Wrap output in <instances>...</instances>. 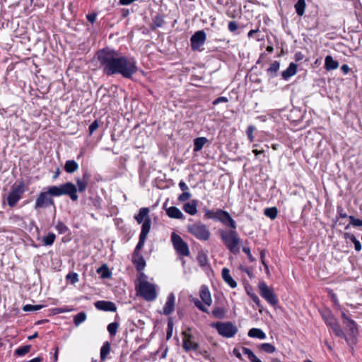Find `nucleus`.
Here are the masks:
<instances>
[{"label": "nucleus", "mask_w": 362, "mask_h": 362, "mask_svg": "<svg viewBox=\"0 0 362 362\" xmlns=\"http://www.w3.org/2000/svg\"><path fill=\"white\" fill-rule=\"evenodd\" d=\"M96 57L103 74L108 76L119 74L124 78H132L138 71L134 58L122 55L109 47L99 50Z\"/></svg>", "instance_id": "obj_1"}, {"label": "nucleus", "mask_w": 362, "mask_h": 362, "mask_svg": "<svg viewBox=\"0 0 362 362\" xmlns=\"http://www.w3.org/2000/svg\"><path fill=\"white\" fill-rule=\"evenodd\" d=\"M221 238L229 251L235 255L239 253L240 238L235 229H232L228 232L221 230L220 232Z\"/></svg>", "instance_id": "obj_2"}, {"label": "nucleus", "mask_w": 362, "mask_h": 362, "mask_svg": "<svg viewBox=\"0 0 362 362\" xmlns=\"http://www.w3.org/2000/svg\"><path fill=\"white\" fill-rule=\"evenodd\" d=\"M136 291L146 301H153L157 298L156 286L146 280H141L136 285Z\"/></svg>", "instance_id": "obj_3"}, {"label": "nucleus", "mask_w": 362, "mask_h": 362, "mask_svg": "<svg viewBox=\"0 0 362 362\" xmlns=\"http://www.w3.org/2000/svg\"><path fill=\"white\" fill-rule=\"evenodd\" d=\"M321 316L326 325L330 327L334 334L341 338L346 339V334L344 332L337 318H335L329 310H325L321 312Z\"/></svg>", "instance_id": "obj_4"}, {"label": "nucleus", "mask_w": 362, "mask_h": 362, "mask_svg": "<svg viewBox=\"0 0 362 362\" xmlns=\"http://www.w3.org/2000/svg\"><path fill=\"white\" fill-rule=\"evenodd\" d=\"M187 231L197 239L206 241L210 238L211 233L207 226L202 222H196L187 226Z\"/></svg>", "instance_id": "obj_5"}, {"label": "nucleus", "mask_w": 362, "mask_h": 362, "mask_svg": "<svg viewBox=\"0 0 362 362\" xmlns=\"http://www.w3.org/2000/svg\"><path fill=\"white\" fill-rule=\"evenodd\" d=\"M211 327L215 328L218 333L226 338H232L238 333V327L231 322H217L213 323Z\"/></svg>", "instance_id": "obj_6"}, {"label": "nucleus", "mask_w": 362, "mask_h": 362, "mask_svg": "<svg viewBox=\"0 0 362 362\" xmlns=\"http://www.w3.org/2000/svg\"><path fill=\"white\" fill-rule=\"evenodd\" d=\"M260 296L271 305L275 306L278 303V299L272 288H270L264 281L258 285Z\"/></svg>", "instance_id": "obj_7"}, {"label": "nucleus", "mask_w": 362, "mask_h": 362, "mask_svg": "<svg viewBox=\"0 0 362 362\" xmlns=\"http://www.w3.org/2000/svg\"><path fill=\"white\" fill-rule=\"evenodd\" d=\"M171 241L174 249L178 254L185 257L189 255V250L187 243H185L179 235L173 233L171 234Z\"/></svg>", "instance_id": "obj_8"}, {"label": "nucleus", "mask_w": 362, "mask_h": 362, "mask_svg": "<svg viewBox=\"0 0 362 362\" xmlns=\"http://www.w3.org/2000/svg\"><path fill=\"white\" fill-rule=\"evenodd\" d=\"M24 184L21 182L17 186L13 187L11 192L7 197V202L9 206H14L16 203L21 199L24 192Z\"/></svg>", "instance_id": "obj_9"}, {"label": "nucleus", "mask_w": 362, "mask_h": 362, "mask_svg": "<svg viewBox=\"0 0 362 362\" xmlns=\"http://www.w3.org/2000/svg\"><path fill=\"white\" fill-rule=\"evenodd\" d=\"M206 39V33L204 30H198L190 38L191 47L193 51L199 50L204 45Z\"/></svg>", "instance_id": "obj_10"}, {"label": "nucleus", "mask_w": 362, "mask_h": 362, "mask_svg": "<svg viewBox=\"0 0 362 362\" xmlns=\"http://www.w3.org/2000/svg\"><path fill=\"white\" fill-rule=\"evenodd\" d=\"M182 347L186 352L189 351H197L199 344L198 342L194 341V336L187 332V331L183 333Z\"/></svg>", "instance_id": "obj_11"}, {"label": "nucleus", "mask_w": 362, "mask_h": 362, "mask_svg": "<svg viewBox=\"0 0 362 362\" xmlns=\"http://www.w3.org/2000/svg\"><path fill=\"white\" fill-rule=\"evenodd\" d=\"M51 205H54V200L47 192H42L40 193L36 199L35 209L46 208Z\"/></svg>", "instance_id": "obj_12"}, {"label": "nucleus", "mask_w": 362, "mask_h": 362, "mask_svg": "<svg viewBox=\"0 0 362 362\" xmlns=\"http://www.w3.org/2000/svg\"><path fill=\"white\" fill-rule=\"evenodd\" d=\"M62 195L69 196L73 202L78 200L77 187L72 182L62 184Z\"/></svg>", "instance_id": "obj_13"}, {"label": "nucleus", "mask_w": 362, "mask_h": 362, "mask_svg": "<svg viewBox=\"0 0 362 362\" xmlns=\"http://www.w3.org/2000/svg\"><path fill=\"white\" fill-rule=\"evenodd\" d=\"M218 221H221L224 225L229 226L232 229H236V223L228 211L222 209H218Z\"/></svg>", "instance_id": "obj_14"}, {"label": "nucleus", "mask_w": 362, "mask_h": 362, "mask_svg": "<svg viewBox=\"0 0 362 362\" xmlns=\"http://www.w3.org/2000/svg\"><path fill=\"white\" fill-rule=\"evenodd\" d=\"M95 307L99 310L115 312L117 310L116 305L111 301L98 300L95 303Z\"/></svg>", "instance_id": "obj_15"}, {"label": "nucleus", "mask_w": 362, "mask_h": 362, "mask_svg": "<svg viewBox=\"0 0 362 362\" xmlns=\"http://www.w3.org/2000/svg\"><path fill=\"white\" fill-rule=\"evenodd\" d=\"M175 298L173 293H170L168 296L167 301L164 305L163 314L165 315H169L171 314L175 309Z\"/></svg>", "instance_id": "obj_16"}, {"label": "nucleus", "mask_w": 362, "mask_h": 362, "mask_svg": "<svg viewBox=\"0 0 362 362\" xmlns=\"http://www.w3.org/2000/svg\"><path fill=\"white\" fill-rule=\"evenodd\" d=\"M199 296L205 305H211L212 299L210 291L206 286H202L199 291Z\"/></svg>", "instance_id": "obj_17"}, {"label": "nucleus", "mask_w": 362, "mask_h": 362, "mask_svg": "<svg viewBox=\"0 0 362 362\" xmlns=\"http://www.w3.org/2000/svg\"><path fill=\"white\" fill-rule=\"evenodd\" d=\"M197 199H192L191 202L184 204L183 210L189 215H195L197 213Z\"/></svg>", "instance_id": "obj_18"}, {"label": "nucleus", "mask_w": 362, "mask_h": 362, "mask_svg": "<svg viewBox=\"0 0 362 362\" xmlns=\"http://www.w3.org/2000/svg\"><path fill=\"white\" fill-rule=\"evenodd\" d=\"M221 275L224 281L227 284H228L232 288H235L237 287V283L230 276V270L228 268L224 267L222 269Z\"/></svg>", "instance_id": "obj_19"}, {"label": "nucleus", "mask_w": 362, "mask_h": 362, "mask_svg": "<svg viewBox=\"0 0 362 362\" xmlns=\"http://www.w3.org/2000/svg\"><path fill=\"white\" fill-rule=\"evenodd\" d=\"M166 214L171 218L183 219L182 212L176 206H170L166 209Z\"/></svg>", "instance_id": "obj_20"}, {"label": "nucleus", "mask_w": 362, "mask_h": 362, "mask_svg": "<svg viewBox=\"0 0 362 362\" xmlns=\"http://www.w3.org/2000/svg\"><path fill=\"white\" fill-rule=\"evenodd\" d=\"M132 262L135 265L138 272L143 271L146 267V262L140 253L137 255H133Z\"/></svg>", "instance_id": "obj_21"}, {"label": "nucleus", "mask_w": 362, "mask_h": 362, "mask_svg": "<svg viewBox=\"0 0 362 362\" xmlns=\"http://www.w3.org/2000/svg\"><path fill=\"white\" fill-rule=\"evenodd\" d=\"M149 209L147 207H143L139 209L137 214L134 216V218L139 224L144 223L147 218H150L148 216Z\"/></svg>", "instance_id": "obj_22"}, {"label": "nucleus", "mask_w": 362, "mask_h": 362, "mask_svg": "<svg viewBox=\"0 0 362 362\" xmlns=\"http://www.w3.org/2000/svg\"><path fill=\"white\" fill-rule=\"evenodd\" d=\"M339 62L334 60L332 56L327 55L325 59V68L327 71L337 69L339 67Z\"/></svg>", "instance_id": "obj_23"}, {"label": "nucleus", "mask_w": 362, "mask_h": 362, "mask_svg": "<svg viewBox=\"0 0 362 362\" xmlns=\"http://www.w3.org/2000/svg\"><path fill=\"white\" fill-rule=\"evenodd\" d=\"M344 324L346 326V331L348 332V334L350 336L355 337L358 334V328H357L356 322L354 320H348V322H346Z\"/></svg>", "instance_id": "obj_24"}, {"label": "nucleus", "mask_w": 362, "mask_h": 362, "mask_svg": "<svg viewBox=\"0 0 362 362\" xmlns=\"http://www.w3.org/2000/svg\"><path fill=\"white\" fill-rule=\"evenodd\" d=\"M297 72V65L294 63H291L288 67L282 71L281 76L284 80H287L291 76L295 75Z\"/></svg>", "instance_id": "obj_25"}, {"label": "nucleus", "mask_w": 362, "mask_h": 362, "mask_svg": "<svg viewBox=\"0 0 362 362\" xmlns=\"http://www.w3.org/2000/svg\"><path fill=\"white\" fill-rule=\"evenodd\" d=\"M165 23L164 16L160 13H157L153 18V22L151 25V30H156L158 28L162 27Z\"/></svg>", "instance_id": "obj_26"}, {"label": "nucleus", "mask_w": 362, "mask_h": 362, "mask_svg": "<svg viewBox=\"0 0 362 362\" xmlns=\"http://www.w3.org/2000/svg\"><path fill=\"white\" fill-rule=\"evenodd\" d=\"M248 336L251 338H257L259 339H264L266 338L265 333L259 328H252L248 332Z\"/></svg>", "instance_id": "obj_27"}, {"label": "nucleus", "mask_w": 362, "mask_h": 362, "mask_svg": "<svg viewBox=\"0 0 362 362\" xmlns=\"http://www.w3.org/2000/svg\"><path fill=\"white\" fill-rule=\"evenodd\" d=\"M78 169V164L74 160H68L64 165V170L67 173H73Z\"/></svg>", "instance_id": "obj_28"}, {"label": "nucleus", "mask_w": 362, "mask_h": 362, "mask_svg": "<svg viewBox=\"0 0 362 362\" xmlns=\"http://www.w3.org/2000/svg\"><path fill=\"white\" fill-rule=\"evenodd\" d=\"M208 139L206 137H197L194 139V151H201L203 146L206 144Z\"/></svg>", "instance_id": "obj_29"}, {"label": "nucleus", "mask_w": 362, "mask_h": 362, "mask_svg": "<svg viewBox=\"0 0 362 362\" xmlns=\"http://www.w3.org/2000/svg\"><path fill=\"white\" fill-rule=\"evenodd\" d=\"M280 63L278 61H274L270 66L267 69V72L270 77L274 78L276 76V74L279 70Z\"/></svg>", "instance_id": "obj_30"}, {"label": "nucleus", "mask_w": 362, "mask_h": 362, "mask_svg": "<svg viewBox=\"0 0 362 362\" xmlns=\"http://www.w3.org/2000/svg\"><path fill=\"white\" fill-rule=\"evenodd\" d=\"M242 351L245 355L247 356L249 360L251 362H262L260 359H259L255 356V354L252 352V351L251 349H250L249 348L243 346V347H242Z\"/></svg>", "instance_id": "obj_31"}, {"label": "nucleus", "mask_w": 362, "mask_h": 362, "mask_svg": "<svg viewBox=\"0 0 362 362\" xmlns=\"http://www.w3.org/2000/svg\"><path fill=\"white\" fill-rule=\"evenodd\" d=\"M306 4L305 0H298L295 4L296 12L299 16H302L305 13Z\"/></svg>", "instance_id": "obj_32"}, {"label": "nucleus", "mask_w": 362, "mask_h": 362, "mask_svg": "<svg viewBox=\"0 0 362 362\" xmlns=\"http://www.w3.org/2000/svg\"><path fill=\"white\" fill-rule=\"evenodd\" d=\"M50 197H59L62 195V185L59 186H51L48 187L47 191Z\"/></svg>", "instance_id": "obj_33"}, {"label": "nucleus", "mask_w": 362, "mask_h": 362, "mask_svg": "<svg viewBox=\"0 0 362 362\" xmlns=\"http://www.w3.org/2000/svg\"><path fill=\"white\" fill-rule=\"evenodd\" d=\"M151 218H147L142 224L140 235L147 237L151 229Z\"/></svg>", "instance_id": "obj_34"}, {"label": "nucleus", "mask_w": 362, "mask_h": 362, "mask_svg": "<svg viewBox=\"0 0 362 362\" xmlns=\"http://www.w3.org/2000/svg\"><path fill=\"white\" fill-rule=\"evenodd\" d=\"M110 351V344L108 341H105L100 349V359L105 361L107 354Z\"/></svg>", "instance_id": "obj_35"}, {"label": "nucleus", "mask_w": 362, "mask_h": 362, "mask_svg": "<svg viewBox=\"0 0 362 362\" xmlns=\"http://www.w3.org/2000/svg\"><path fill=\"white\" fill-rule=\"evenodd\" d=\"M246 291H247V295L252 298V300L254 301V303L259 308V312L261 313L262 308V305L261 303V301H260L259 297L252 291L251 288H250V289L246 288Z\"/></svg>", "instance_id": "obj_36"}, {"label": "nucleus", "mask_w": 362, "mask_h": 362, "mask_svg": "<svg viewBox=\"0 0 362 362\" xmlns=\"http://www.w3.org/2000/svg\"><path fill=\"white\" fill-rule=\"evenodd\" d=\"M226 310L223 308L216 307L212 310V315L218 319H223L226 316Z\"/></svg>", "instance_id": "obj_37"}, {"label": "nucleus", "mask_w": 362, "mask_h": 362, "mask_svg": "<svg viewBox=\"0 0 362 362\" xmlns=\"http://www.w3.org/2000/svg\"><path fill=\"white\" fill-rule=\"evenodd\" d=\"M259 349L267 354H272L276 351V347L269 343H263L260 344Z\"/></svg>", "instance_id": "obj_38"}, {"label": "nucleus", "mask_w": 362, "mask_h": 362, "mask_svg": "<svg viewBox=\"0 0 362 362\" xmlns=\"http://www.w3.org/2000/svg\"><path fill=\"white\" fill-rule=\"evenodd\" d=\"M264 215L271 219H274L277 216L278 210L276 207L266 208L264 212Z\"/></svg>", "instance_id": "obj_39"}, {"label": "nucleus", "mask_w": 362, "mask_h": 362, "mask_svg": "<svg viewBox=\"0 0 362 362\" xmlns=\"http://www.w3.org/2000/svg\"><path fill=\"white\" fill-rule=\"evenodd\" d=\"M55 238L56 235L53 233H49L48 235L45 236L42 239L44 245H52L54 243Z\"/></svg>", "instance_id": "obj_40"}, {"label": "nucleus", "mask_w": 362, "mask_h": 362, "mask_svg": "<svg viewBox=\"0 0 362 362\" xmlns=\"http://www.w3.org/2000/svg\"><path fill=\"white\" fill-rule=\"evenodd\" d=\"M86 319V314L84 312L77 313L74 317V322L76 326H78L81 323L83 322Z\"/></svg>", "instance_id": "obj_41"}, {"label": "nucleus", "mask_w": 362, "mask_h": 362, "mask_svg": "<svg viewBox=\"0 0 362 362\" xmlns=\"http://www.w3.org/2000/svg\"><path fill=\"white\" fill-rule=\"evenodd\" d=\"M97 272L98 274H101V277L103 279L109 278L111 276V272L105 264L98 269Z\"/></svg>", "instance_id": "obj_42"}, {"label": "nucleus", "mask_w": 362, "mask_h": 362, "mask_svg": "<svg viewBox=\"0 0 362 362\" xmlns=\"http://www.w3.org/2000/svg\"><path fill=\"white\" fill-rule=\"evenodd\" d=\"M146 239V237L139 235V242H138V243L134 249V251L133 252L134 255H137L139 253H140V250L144 247Z\"/></svg>", "instance_id": "obj_43"}, {"label": "nucleus", "mask_w": 362, "mask_h": 362, "mask_svg": "<svg viewBox=\"0 0 362 362\" xmlns=\"http://www.w3.org/2000/svg\"><path fill=\"white\" fill-rule=\"evenodd\" d=\"M197 259V261L199 262V264L201 267H204V266H206L208 264L207 255L204 252H201L198 253Z\"/></svg>", "instance_id": "obj_44"}, {"label": "nucleus", "mask_w": 362, "mask_h": 362, "mask_svg": "<svg viewBox=\"0 0 362 362\" xmlns=\"http://www.w3.org/2000/svg\"><path fill=\"white\" fill-rule=\"evenodd\" d=\"M31 346L30 345H25L22 346L15 351V354L19 356H22L25 355L27 353H28L30 350Z\"/></svg>", "instance_id": "obj_45"}, {"label": "nucleus", "mask_w": 362, "mask_h": 362, "mask_svg": "<svg viewBox=\"0 0 362 362\" xmlns=\"http://www.w3.org/2000/svg\"><path fill=\"white\" fill-rule=\"evenodd\" d=\"M218 217V209L216 210V211H213L208 209H206L204 210V218H205L217 220Z\"/></svg>", "instance_id": "obj_46"}, {"label": "nucleus", "mask_w": 362, "mask_h": 362, "mask_svg": "<svg viewBox=\"0 0 362 362\" xmlns=\"http://www.w3.org/2000/svg\"><path fill=\"white\" fill-rule=\"evenodd\" d=\"M350 223L345 227V229H348L349 225H352L355 227H362V220L356 218L354 216H349Z\"/></svg>", "instance_id": "obj_47"}, {"label": "nucleus", "mask_w": 362, "mask_h": 362, "mask_svg": "<svg viewBox=\"0 0 362 362\" xmlns=\"http://www.w3.org/2000/svg\"><path fill=\"white\" fill-rule=\"evenodd\" d=\"M76 181L78 186L77 191L79 192H85L88 186V182L82 180L81 178H76Z\"/></svg>", "instance_id": "obj_48"}, {"label": "nucleus", "mask_w": 362, "mask_h": 362, "mask_svg": "<svg viewBox=\"0 0 362 362\" xmlns=\"http://www.w3.org/2000/svg\"><path fill=\"white\" fill-rule=\"evenodd\" d=\"M118 327L119 324L117 322H111L107 325V331L111 336L114 337L117 333Z\"/></svg>", "instance_id": "obj_49"}, {"label": "nucleus", "mask_w": 362, "mask_h": 362, "mask_svg": "<svg viewBox=\"0 0 362 362\" xmlns=\"http://www.w3.org/2000/svg\"><path fill=\"white\" fill-rule=\"evenodd\" d=\"M55 228L60 234H65L69 230V228L62 221L57 223Z\"/></svg>", "instance_id": "obj_50"}, {"label": "nucleus", "mask_w": 362, "mask_h": 362, "mask_svg": "<svg viewBox=\"0 0 362 362\" xmlns=\"http://www.w3.org/2000/svg\"><path fill=\"white\" fill-rule=\"evenodd\" d=\"M42 308H44L43 305H33L27 304L23 306V310L25 312L35 311V310H39L42 309Z\"/></svg>", "instance_id": "obj_51"}, {"label": "nucleus", "mask_w": 362, "mask_h": 362, "mask_svg": "<svg viewBox=\"0 0 362 362\" xmlns=\"http://www.w3.org/2000/svg\"><path fill=\"white\" fill-rule=\"evenodd\" d=\"M66 279L69 281L72 284H74L78 281V275L77 273L71 272L66 276Z\"/></svg>", "instance_id": "obj_52"}, {"label": "nucleus", "mask_w": 362, "mask_h": 362, "mask_svg": "<svg viewBox=\"0 0 362 362\" xmlns=\"http://www.w3.org/2000/svg\"><path fill=\"white\" fill-rule=\"evenodd\" d=\"M197 351V354H199V355H202L203 356V357L205 358V359H207L209 361H210L211 362H216V359L214 357H211L209 354V351L206 349H199Z\"/></svg>", "instance_id": "obj_53"}, {"label": "nucleus", "mask_w": 362, "mask_h": 362, "mask_svg": "<svg viewBox=\"0 0 362 362\" xmlns=\"http://www.w3.org/2000/svg\"><path fill=\"white\" fill-rule=\"evenodd\" d=\"M173 322L171 318L168 320V328H167V333H166V339L167 340L170 339L173 334Z\"/></svg>", "instance_id": "obj_54"}, {"label": "nucleus", "mask_w": 362, "mask_h": 362, "mask_svg": "<svg viewBox=\"0 0 362 362\" xmlns=\"http://www.w3.org/2000/svg\"><path fill=\"white\" fill-rule=\"evenodd\" d=\"M191 197H192V194L189 191L183 192L181 194L179 195L178 200L180 202H183L189 200L191 198Z\"/></svg>", "instance_id": "obj_55"}, {"label": "nucleus", "mask_w": 362, "mask_h": 362, "mask_svg": "<svg viewBox=\"0 0 362 362\" xmlns=\"http://www.w3.org/2000/svg\"><path fill=\"white\" fill-rule=\"evenodd\" d=\"M255 128L254 126L250 125L246 130L247 138L251 142L254 141L253 132L255 131Z\"/></svg>", "instance_id": "obj_56"}, {"label": "nucleus", "mask_w": 362, "mask_h": 362, "mask_svg": "<svg viewBox=\"0 0 362 362\" xmlns=\"http://www.w3.org/2000/svg\"><path fill=\"white\" fill-rule=\"evenodd\" d=\"M195 306L204 313H209V310L198 299L194 300Z\"/></svg>", "instance_id": "obj_57"}, {"label": "nucleus", "mask_w": 362, "mask_h": 362, "mask_svg": "<svg viewBox=\"0 0 362 362\" xmlns=\"http://www.w3.org/2000/svg\"><path fill=\"white\" fill-rule=\"evenodd\" d=\"M243 251L247 255V258L249 259V260L251 262H253L255 261V258L252 255L251 252H250V249L249 247H244L243 248Z\"/></svg>", "instance_id": "obj_58"}, {"label": "nucleus", "mask_w": 362, "mask_h": 362, "mask_svg": "<svg viewBox=\"0 0 362 362\" xmlns=\"http://www.w3.org/2000/svg\"><path fill=\"white\" fill-rule=\"evenodd\" d=\"M98 122L97 120H95L89 126V134L91 135L98 128Z\"/></svg>", "instance_id": "obj_59"}, {"label": "nucleus", "mask_w": 362, "mask_h": 362, "mask_svg": "<svg viewBox=\"0 0 362 362\" xmlns=\"http://www.w3.org/2000/svg\"><path fill=\"white\" fill-rule=\"evenodd\" d=\"M337 211L339 218H344L349 217L347 216V214L344 211V209L341 206H337Z\"/></svg>", "instance_id": "obj_60"}, {"label": "nucleus", "mask_w": 362, "mask_h": 362, "mask_svg": "<svg viewBox=\"0 0 362 362\" xmlns=\"http://www.w3.org/2000/svg\"><path fill=\"white\" fill-rule=\"evenodd\" d=\"M228 28L230 32H235L238 29V24L235 21H230Z\"/></svg>", "instance_id": "obj_61"}, {"label": "nucleus", "mask_w": 362, "mask_h": 362, "mask_svg": "<svg viewBox=\"0 0 362 362\" xmlns=\"http://www.w3.org/2000/svg\"><path fill=\"white\" fill-rule=\"evenodd\" d=\"M228 101V100L226 97L221 96L214 100L213 102V105H216L219 104L220 103H227Z\"/></svg>", "instance_id": "obj_62"}, {"label": "nucleus", "mask_w": 362, "mask_h": 362, "mask_svg": "<svg viewBox=\"0 0 362 362\" xmlns=\"http://www.w3.org/2000/svg\"><path fill=\"white\" fill-rule=\"evenodd\" d=\"M96 16H97L96 13H90L86 16V18L89 22H90L91 23H93L96 20Z\"/></svg>", "instance_id": "obj_63"}, {"label": "nucleus", "mask_w": 362, "mask_h": 362, "mask_svg": "<svg viewBox=\"0 0 362 362\" xmlns=\"http://www.w3.org/2000/svg\"><path fill=\"white\" fill-rule=\"evenodd\" d=\"M179 187L180 188V189L182 192H188L189 191L188 186L186 185V183L183 180H181L179 182Z\"/></svg>", "instance_id": "obj_64"}]
</instances>
